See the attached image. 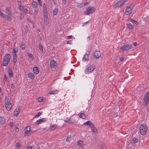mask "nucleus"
I'll use <instances>...</instances> for the list:
<instances>
[{
    "instance_id": "obj_1",
    "label": "nucleus",
    "mask_w": 149,
    "mask_h": 149,
    "mask_svg": "<svg viewBox=\"0 0 149 149\" xmlns=\"http://www.w3.org/2000/svg\"><path fill=\"white\" fill-rule=\"evenodd\" d=\"M10 54H7L4 57L3 65V66H7L10 62Z\"/></svg>"
},
{
    "instance_id": "obj_2",
    "label": "nucleus",
    "mask_w": 149,
    "mask_h": 149,
    "mask_svg": "<svg viewBox=\"0 0 149 149\" xmlns=\"http://www.w3.org/2000/svg\"><path fill=\"white\" fill-rule=\"evenodd\" d=\"M147 130V127L146 124H143L140 125V132L142 135H145Z\"/></svg>"
},
{
    "instance_id": "obj_3",
    "label": "nucleus",
    "mask_w": 149,
    "mask_h": 149,
    "mask_svg": "<svg viewBox=\"0 0 149 149\" xmlns=\"http://www.w3.org/2000/svg\"><path fill=\"white\" fill-rule=\"evenodd\" d=\"M133 7L134 6L132 5H130L127 6L125 10V14L127 15L131 14Z\"/></svg>"
},
{
    "instance_id": "obj_4",
    "label": "nucleus",
    "mask_w": 149,
    "mask_h": 149,
    "mask_svg": "<svg viewBox=\"0 0 149 149\" xmlns=\"http://www.w3.org/2000/svg\"><path fill=\"white\" fill-rule=\"evenodd\" d=\"M95 8L93 7H88L87 8L86 10L84 12L85 15H88L89 14L93 13L95 11Z\"/></svg>"
},
{
    "instance_id": "obj_5",
    "label": "nucleus",
    "mask_w": 149,
    "mask_h": 149,
    "mask_svg": "<svg viewBox=\"0 0 149 149\" xmlns=\"http://www.w3.org/2000/svg\"><path fill=\"white\" fill-rule=\"evenodd\" d=\"M132 47L131 45H125L121 47L120 49L123 51H127L130 49Z\"/></svg>"
},
{
    "instance_id": "obj_6",
    "label": "nucleus",
    "mask_w": 149,
    "mask_h": 149,
    "mask_svg": "<svg viewBox=\"0 0 149 149\" xmlns=\"http://www.w3.org/2000/svg\"><path fill=\"white\" fill-rule=\"evenodd\" d=\"M95 69V67L92 65L90 66L87 68L85 70V72L86 74H89L91 73Z\"/></svg>"
},
{
    "instance_id": "obj_7",
    "label": "nucleus",
    "mask_w": 149,
    "mask_h": 149,
    "mask_svg": "<svg viewBox=\"0 0 149 149\" xmlns=\"http://www.w3.org/2000/svg\"><path fill=\"white\" fill-rule=\"evenodd\" d=\"M0 15L3 18L7 21H10L12 20V18L10 17V16H8L7 15L2 13L1 10H0Z\"/></svg>"
},
{
    "instance_id": "obj_8",
    "label": "nucleus",
    "mask_w": 149,
    "mask_h": 149,
    "mask_svg": "<svg viewBox=\"0 0 149 149\" xmlns=\"http://www.w3.org/2000/svg\"><path fill=\"white\" fill-rule=\"evenodd\" d=\"M149 91L145 95L144 98V101L146 104V106L148 104L149 102Z\"/></svg>"
},
{
    "instance_id": "obj_9",
    "label": "nucleus",
    "mask_w": 149,
    "mask_h": 149,
    "mask_svg": "<svg viewBox=\"0 0 149 149\" xmlns=\"http://www.w3.org/2000/svg\"><path fill=\"white\" fill-rule=\"evenodd\" d=\"M44 21L45 24L47 25L49 23V21L48 17L47 16V13H44Z\"/></svg>"
},
{
    "instance_id": "obj_10",
    "label": "nucleus",
    "mask_w": 149,
    "mask_h": 149,
    "mask_svg": "<svg viewBox=\"0 0 149 149\" xmlns=\"http://www.w3.org/2000/svg\"><path fill=\"white\" fill-rule=\"evenodd\" d=\"M93 55L94 57L97 59L100 57L101 54L100 51L95 50L93 53Z\"/></svg>"
},
{
    "instance_id": "obj_11",
    "label": "nucleus",
    "mask_w": 149,
    "mask_h": 149,
    "mask_svg": "<svg viewBox=\"0 0 149 149\" xmlns=\"http://www.w3.org/2000/svg\"><path fill=\"white\" fill-rule=\"evenodd\" d=\"M10 8L8 7L5 10V13L8 16H10L11 18L12 16V13L10 11Z\"/></svg>"
},
{
    "instance_id": "obj_12",
    "label": "nucleus",
    "mask_w": 149,
    "mask_h": 149,
    "mask_svg": "<svg viewBox=\"0 0 149 149\" xmlns=\"http://www.w3.org/2000/svg\"><path fill=\"white\" fill-rule=\"evenodd\" d=\"M50 66L52 68L55 69L56 67V62L53 60H51L50 62Z\"/></svg>"
},
{
    "instance_id": "obj_13",
    "label": "nucleus",
    "mask_w": 149,
    "mask_h": 149,
    "mask_svg": "<svg viewBox=\"0 0 149 149\" xmlns=\"http://www.w3.org/2000/svg\"><path fill=\"white\" fill-rule=\"evenodd\" d=\"M30 131L31 128L29 126L26 127L25 129V136H29L30 135Z\"/></svg>"
},
{
    "instance_id": "obj_14",
    "label": "nucleus",
    "mask_w": 149,
    "mask_h": 149,
    "mask_svg": "<svg viewBox=\"0 0 149 149\" xmlns=\"http://www.w3.org/2000/svg\"><path fill=\"white\" fill-rule=\"evenodd\" d=\"M125 2L124 0L119 1L116 4L115 6L117 7H120L123 6Z\"/></svg>"
},
{
    "instance_id": "obj_15",
    "label": "nucleus",
    "mask_w": 149,
    "mask_h": 149,
    "mask_svg": "<svg viewBox=\"0 0 149 149\" xmlns=\"http://www.w3.org/2000/svg\"><path fill=\"white\" fill-rule=\"evenodd\" d=\"M83 125H88L90 128L93 125V123L90 121H87L85 123H84Z\"/></svg>"
},
{
    "instance_id": "obj_16",
    "label": "nucleus",
    "mask_w": 149,
    "mask_h": 149,
    "mask_svg": "<svg viewBox=\"0 0 149 149\" xmlns=\"http://www.w3.org/2000/svg\"><path fill=\"white\" fill-rule=\"evenodd\" d=\"M77 144L81 148H83L84 146V144L83 142L81 140L78 141Z\"/></svg>"
},
{
    "instance_id": "obj_17",
    "label": "nucleus",
    "mask_w": 149,
    "mask_h": 149,
    "mask_svg": "<svg viewBox=\"0 0 149 149\" xmlns=\"http://www.w3.org/2000/svg\"><path fill=\"white\" fill-rule=\"evenodd\" d=\"M91 129L93 132L95 133H97V130L96 128L93 125L91 127Z\"/></svg>"
},
{
    "instance_id": "obj_18",
    "label": "nucleus",
    "mask_w": 149,
    "mask_h": 149,
    "mask_svg": "<svg viewBox=\"0 0 149 149\" xmlns=\"http://www.w3.org/2000/svg\"><path fill=\"white\" fill-rule=\"evenodd\" d=\"M5 105H6L7 106H8V105H7V104L11 103L9 98L7 96H6L5 97Z\"/></svg>"
},
{
    "instance_id": "obj_19",
    "label": "nucleus",
    "mask_w": 149,
    "mask_h": 149,
    "mask_svg": "<svg viewBox=\"0 0 149 149\" xmlns=\"http://www.w3.org/2000/svg\"><path fill=\"white\" fill-rule=\"evenodd\" d=\"M45 119L44 118H42L38 120L36 122L37 125H38L41 123L45 122Z\"/></svg>"
},
{
    "instance_id": "obj_20",
    "label": "nucleus",
    "mask_w": 149,
    "mask_h": 149,
    "mask_svg": "<svg viewBox=\"0 0 149 149\" xmlns=\"http://www.w3.org/2000/svg\"><path fill=\"white\" fill-rule=\"evenodd\" d=\"M20 111V109L18 108L17 109H16V110L14 111V116H18Z\"/></svg>"
},
{
    "instance_id": "obj_21",
    "label": "nucleus",
    "mask_w": 149,
    "mask_h": 149,
    "mask_svg": "<svg viewBox=\"0 0 149 149\" xmlns=\"http://www.w3.org/2000/svg\"><path fill=\"white\" fill-rule=\"evenodd\" d=\"M7 105H8V106H7L6 105H5L6 108L7 110L10 111L12 106V104L11 103H10L8 104Z\"/></svg>"
},
{
    "instance_id": "obj_22",
    "label": "nucleus",
    "mask_w": 149,
    "mask_h": 149,
    "mask_svg": "<svg viewBox=\"0 0 149 149\" xmlns=\"http://www.w3.org/2000/svg\"><path fill=\"white\" fill-rule=\"evenodd\" d=\"M33 71L34 73L36 74H38L39 72V70L38 69L37 67H34L33 68Z\"/></svg>"
},
{
    "instance_id": "obj_23",
    "label": "nucleus",
    "mask_w": 149,
    "mask_h": 149,
    "mask_svg": "<svg viewBox=\"0 0 149 149\" xmlns=\"http://www.w3.org/2000/svg\"><path fill=\"white\" fill-rule=\"evenodd\" d=\"M5 121V119L2 117H0V123L1 124H4Z\"/></svg>"
},
{
    "instance_id": "obj_24",
    "label": "nucleus",
    "mask_w": 149,
    "mask_h": 149,
    "mask_svg": "<svg viewBox=\"0 0 149 149\" xmlns=\"http://www.w3.org/2000/svg\"><path fill=\"white\" fill-rule=\"evenodd\" d=\"M13 61L14 63H16L17 60V55L16 54L13 53Z\"/></svg>"
},
{
    "instance_id": "obj_25",
    "label": "nucleus",
    "mask_w": 149,
    "mask_h": 149,
    "mask_svg": "<svg viewBox=\"0 0 149 149\" xmlns=\"http://www.w3.org/2000/svg\"><path fill=\"white\" fill-rule=\"evenodd\" d=\"M9 77L11 78L13 75L12 71L10 68H9L8 70Z\"/></svg>"
},
{
    "instance_id": "obj_26",
    "label": "nucleus",
    "mask_w": 149,
    "mask_h": 149,
    "mask_svg": "<svg viewBox=\"0 0 149 149\" xmlns=\"http://www.w3.org/2000/svg\"><path fill=\"white\" fill-rule=\"evenodd\" d=\"M79 117L80 118L83 119H85L86 118V116L84 113H81L79 115Z\"/></svg>"
},
{
    "instance_id": "obj_27",
    "label": "nucleus",
    "mask_w": 149,
    "mask_h": 149,
    "mask_svg": "<svg viewBox=\"0 0 149 149\" xmlns=\"http://www.w3.org/2000/svg\"><path fill=\"white\" fill-rule=\"evenodd\" d=\"M43 13H47V8L46 6V5L45 3L43 4Z\"/></svg>"
},
{
    "instance_id": "obj_28",
    "label": "nucleus",
    "mask_w": 149,
    "mask_h": 149,
    "mask_svg": "<svg viewBox=\"0 0 149 149\" xmlns=\"http://www.w3.org/2000/svg\"><path fill=\"white\" fill-rule=\"evenodd\" d=\"M88 60V55L86 54L84 56L83 58V60L84 61H86Z\"/></svg>"
},
{
    "instance_id": "obj_29",
    "label": "nucleus",
    "mask_w": 149,
    "mask_h": 149,
    "mask_svg": "<svg viewBox=\"0 0 149 149\" xmlns=\"http://www.w3.org/2000/svg\"><path fill=\"white\" fill-rule=\"evenodd\" d=\"M28 76L29 77L32 79H33L35 77L34 75L32 73H30L28 74Z\"/></svg>"
},
{
    "instance_id": "obj_30",
    "label": "nucleus",
    "mask_w": 149,
    "mask_h": 149,
    "mask_svg": "<svg viewBox=\"0 0 149 149\" xmlns=\"http://www.w3.org/2000/svg\"><path fill=\"white\" fill-rule=\"evenodd\" d=\"M32 6L33 8H36L38 6L37 3L36 1H33L32 3Z\"/></svg>"
},
{
    "instance_id": "obj_31",
    "label": "nucleus",
    "mask_w": 149,
    "mask_h": 149,
    "mask_svg": "<svg viewBox=\"0 0 149 149\" xmlns=\"http://www.w3.org/2000/svg\"><path fill=\"white\" fill-rule=\"evenodd\" d=\"M21 146V143L19 142L15 144V147L17 149H19Z\"/></svg>"
},
{
    "instance_id": "obj_32",
    "label": "nucleus",
    "mask_w": 149,
    "mask_h": 149,
    "mask_svg": "<svg viewBox=\"0 0 149 149\" xmlns=\"http://www.w3.org/2000/svg\"><path fill=\"white\" fill-rule=\"evenodd\" d=\"M58 12V9L57 8H55L53 10V14L54 15H56Z\"/></svg>"
},
{
    "instance_id": "obj_33",
    "label": "nucleus",
    "mask_w": 149,
    "mask_h": 149,
    "mask_svg": "<svg viewBox=\"0 0 149 149\" xmlns=\"http://www.w3.org/2000/svg\"><path fill=\"white\" fill-rule=\"evenodd\" d=\"M57 93V91H52L49 92V94H54Z\"/></svg>"
},
{
    "instance_id": "obj_34",
    "label": "nucleus",
    "mask_w": 149,
    "mask_h": 149,
    "mask_svg": "<svg viewBox=\"0 0 149 149\" xmlns=\"http://www.w3.org/2000/svg\"><path fill=\"white\" fill-rule=\"evenodd\" d=\"M130 20L132 22L136 25H137L138 24V22L134 21L132 19H130Z\"/></svg>"
},
{
    "instance_id": "obj_35",
    "label": "nucleus",
    "mask_w": 149,
    "mask_h": 149,
    "mask_svg": "<svg viewBox=\"0 0 149 149\" xmlns=\"http://www.w3.org/2000/svg\"><path fill=\"white\" fill-rule=\"evenodd\" d=\"M86 0H83L82 2L83 5L84 6L86 5H87L88 4V3H87L86 2Z\"/></svg>"
},
{
    "instance_id": "obj_36",
    "label": "nucleus",
    "mask_w": 149,
    "mask_h": 149,
    "mask_svg": "<svg viewBox=\"0 0 149 149\" xmlns=\"http://www.w3.org/2000/svg\"><path fill=\"white\" fill-rule=\"evenodd\" d=\"M71 138V135L68 136L66 138V141H67L68 142H69L70 141V140Z\"/></svg>"
},
{
    "instance_id": "obj_37",
    "label": "nucleus",
    "mask_w": 149,
    "mask_h": 149,
    "mask_svg": "<svg viewBox=\"0 0 149 149\" xmlns=\"http://www.w3.org/2000/svg\"><path fill=\"white\" fill-rule=\"evenodd\" d=\"M17 50L18 49L17 47H14L13 51V53L16 54V53L17 52Z\"/></svg>"
},
{
    "instance_id": "obj_38",
    "label": "nucleus",
    "mask_w": 149,
    "mask_h": 149,
    "mask_svg": "<svg viewBox=\"0 0 149 149\" xmlns=\"http://www.w3.org/2000/svg\"><path fill=\"white\" fill-rule=\"evenodd\" d=\"M27 55L29 57L31 58L32 60H33V58H34V57L33 56L32 54H31L29 53H28Z\"/></svg>"
},
{
    "instance_id": "obj_39",
    "label": "nucleus",
    "mask_w": 149,
    "mask_h": 149,
    "mask_svg": "<svg viewBox=\"0 0 149 149\" xmlns=\"http://www.w3.org/2000/svg\"><path fill=\"white\" fill-rule=\"evenodd\" d=\"M25 45L21 43L20 45V47L22 49H25Z\"/></svg>"
},
{
    "instance_id": "obj_40",
    "label": "nucleus",
    "mask_w": 149,
    "mask_h": 149,
    "mask_svg": "<svg viewBox=\"0 0 149 149\" xmlns=\"http://www.w3.org/2000/svg\"><path fill=\"white\" fill-rule=\"evenodd\" d=\"M39 47L40 50H41V51H42L43 50V47L42 46L40 45V43L39 44Z\"/></svg>"
},
{
    "instance_id": "obj_41",
    "label": "nucleus",
    "mask_w": 149,
    "mask_h": 149,
    "mask_svg": "<svg viewBox=\"0 0 149 149\" xmlns=\"http://www.w3.org/2000/svg\"><path fill=\"white\" fill-rule=\"evenodd\" d=\"M57 126L55 125H53L51 126V128L52 130H54L56 127Z\"/></svg>"
},
{
    "instance_id": "obj_42",
    "label": "nucleus",
    "mask_w": 149,
    "mask_h": 149,
    "mask_svg": "<svg viewBox=\"0 0 149 149\" xmlns=\"http://www.w3.org/2000/svg\"><path fill=\"white\" fill-rule=\"evenodd\" d=\"M127 27L129 29H133V26L130 24H127Z\"/></svg>"
},
{
    "instance_id": "obj_43",
    "label": "nucleus",
    "mask_w": 149,
    "mask_h": 149,
    "mask_svg": "<svg viewBox=\"0 0 149 149\" xmlns=\"http://www.w3.org/2000/svg\"><path fill=\"white\" fill-rule=\"evenodd\" d=\"M138 141V139L136 138H134L133 139V141L134 143H137Z\"/></svg>"
},
{
    "instance_id": "obj_44",
    "label": "nucleus",
    "mask_w": 149,
    "mask_h": 149,
    "mask_svg": "<svg viewBox=\"0 0 149 149\" xmlns=\"http://www.w3.org/2000/svg\"><path fill=\"white\" fill-rule=\"evenodd\" d=\"M77 6H78V7L80 8H81V7H82L84 6L83 5L82 3H79L78 4Z\"/></svg>"
},
{
    "instance_id": "obj_45",
    "label": "nucleus",
    "mask_w": 149,
    "mask_h": 149,
    "mask_svg": "<svg viewBox=\"0 0 149 149\" xmlns=\"http://www.w3.org/2000/svg\"><path fill=\"white\" fill-rule=\"evenodd\" d=\"M43 98V97H40L38 98V100L39 102H42Z\"/></svg>"
},
{
    "instance_id": "obj_46",
    "label": "nucleus",
    "mask_w": 149,
    "mask_h": 149,
    "mask_svg": "<svg viewBox=\"0 0 149 149\" xmlns=\"http://www.w3.org/2000/svg\"><path fill=\"white\" fill-rule=\"evenodd\" d=\"M41 113L40 112H38L37 114L35 116V118L38 117L41 115Z\"/></svg>"
},
{
    "instance_id": "obj_47",
    "label": "nucleus",
    "mask_w": 149,
    "mask_h": 149,
    "mask_svg": "<svg viewBox=\"0 0 149 149\" xmlns=\"http://www.w3.org/2000/svg\"><path fill=\"white\" fill-rule=\"evenodd\" d=\"M38 3L39 5L40 6H42V4L41 2L40 1V0H38Z\"/></svg>"
},
{
    "instance_id": "obj_48",
    "label": "nucleus",
    "mask_w": 149,
    "mask_h": 149,
    "mask_svg": "<svg viewBox=\"0 0 149 149\" xmlns=\"http://www.w3.org/2000/svg\"><path fill=\"white\" fill-rule=\"evenodd\" d=\"M124 58H125L124 57H121L120 58V60L121 61H122L124 60Z\"/></svg>"
},
{
    "instance_id": "obj_49",
    "label": "nucleus",
    "mask_w": 149,
    "mask_h": 149,
    "mask_svg": "<svg viewBox=\"0 0 149 149\" xmlns=\"http://www.w3.org/2000/svg\"><path fill=\"white\" fill-rule=\"evenodd\" d=\"M13 126V122H10V126L11 127H12Z\"/></svg>"
},
{
    "instance_id": "obj_50",
    "label": "nucleus",
    "mask_w": 149,
    "mask_h": 149,
    "mask_svg": "<svg viewBox=\"0 0 149 149\" xmlns=\"http://www.w3.org/2000/svg\"><path fill=\"white\" fill-rule=\"evenodd\" d=\"M70 118L68 119V120H65L64 121L65 122H67L68 123H72V122H71L70 121H69L70 120Z\"/></svg>"
},
{
    "instance_id": "obj_51",
    "label": "nucleus",
    "mask_w": 149,
    "mask_h": 149,
    "mask_svg": "<svg viewBox=\"0 0 149 149\" xmlns=\"http://www.w3.org/2000/svg\"><path fill=\"white\" fill-rule=\"evenodd\" d=\"M32 146H28L26 147V149H32Z\"/></svg>"
},
{
    "instance_id": "obj_52",
    "label": "nucleus",
    "mask_w": 149,
    "mask_h": 149,
    "mask_svg": "<svg viewBox=\"0 0 149 149\" xmlns=\"http://www.w3.org/2000/svg\"><path fill=\"white\" fill-rule=\"evenodd\" d=\"M19 8L20 10H22L23 9V7L21 6H20L19 7Z\"/></svg>"
},
{
    "instance_id": "obj_53",
    "label": "nucleus",
    "mask_w": 149,
    "mask_h": 149,
    "mask_svg": "<svg viewBox=\"0 0 149 149\" xmlns=\"http://www.w3.org/2000/svg\"><path fill=\"white\" fill-rule=\"evenodd\" d=\"M72 36H68L67 37V38L68 39H70L72 38Z\"/></svg>"
},
{
    "instance_id": "obj_54",
    "label": "nucleus",
    "mask_w": 149,
    "mask_h": 149,
    "mask_svg": "<svg viewBox=\"0 0 149 149\" xmlns=\"http://www.w3.org/2000/svg\"><path fill=\"white\" fill-rule=\"evenodd\" d=\"M28 12V10H27V9H24V13H27Z\"/></svg>"
},
{
    "instance_id": "obj_55",
    "label": "nucleus",
    "mask_w": 149,
    "mask_h": 149,
    "mask_svg": "<svg viewBox=\"0 0 149 149\" xmlns=\"http://www.w3.org/2000/svg\"><path fill=\"white\" fill-rule=\"evenodd\" d=\"M62 2H63V3L64 4H65L66 3V0H62Z\"/></svg>"
},
{
    "instance_id": "obj_56",
    "label": "nucleus",
    "mask_w": 149,
    "mask_h": 149,
    "mask_svg": "<svg viewBox=\"0 0 149 149\" xmlns=\"http://www.w3.org/2000/svg\"><path fill=\"white\" fill-rule=\"evenodd\" d=\"M6 80H7L6 77V75H4V81H6Z\"/></svg>"
},
{
    "instance_id": "obj_57",
    "label": "nucleus",
    "mask_w": 149,
    "mask_h": 149,
    "mask_svg": "<svg viewBox=\"0 0 149 149\" xmlns=\"http://www.w3.org/2000/svg\"><path fill=\"white\" fill-rule=\"evenodd\" d=\"M38 11L37 10H35L34 13L35 15H36Z\"/></svg>"
},
{
    "instance_id": "obj_58",
    "label": "nucleus",
    "mask_w": 149,
    "mask_h": 149,
    "mask_svg": "<svg viewBox=\"0 0 149 149\" xmlns=\"http://www.w3.org/2000/svg\"><path fill=\"white\" fill-rule=\"evenodd\" d=\"M11 87L12 88H13L15 87L13 84H12L11 85Z\"/></svg>"
},
{
    "instance_id": "obj_59",
    "label": "nucleus",
    "mask_w": 149,
    "mask_h": 149,
    "mask_svg": "<svg viewBox=\"0 0 149 149\" xmlns=\"http://www.w3.org/2000/svg\"><path fill=\"white\" fill-rule=\"evenodd\" d=\"M71 40H69L67 42V43L68 44H71Z\"/></svg>"
},
{
    "instance_id": "obj_60",
    "label": "nucleus",
    "mask_w": 149,
    "mask_h": 149,
    "mask_svg": "<svg viewBox=\"0 0 149 149\" xmlns=\"http://www.w3.org/2000/svg\"><path fill=\"white\" fill-rule=\"evenodd\" d=\"M137 45V44L136 42H135L134 43V46H136Z\"/></svg>"
},
{
    "instance_id": "obj_61",
    "label": "nucleus",
    "mask_w": 149,
    "mask_h": 149,
    "mask_svg": "<svg viewBox=\"0 0 149 149\" xmlns=\"http://www.w3.org/2000/svg\"><path fill=\"white\" fill-rule=\"evenodd\" d=\"M19 130V128H15V131L17 132H18Z\"/></svg>"
},
{
    "instance_id": "obj_62",
    "label": "nucleus",
    "mask_w": 149,
    "mask_h": 149,
    "mask_svg": "<svg viewBox=\"0 0 149 149\" xmlns=\"http://www.w3.org/2000/svg\"><path fill=\"white\" fill-rule=\"evenodd\" d=\"M88 22H85V23H83V24L82 26H84V25H85V24H87Z\"/></svg>"
},
{
    "instance_id": "obj_63",
    "label": "nucleus",
    "mask_w": 149,
    "mask_h": 149,
    "mask_svg": "<svg viewBox=\"0 0 149 149\" xmlns=\"http://www.w3.org/2000/svg\"><path fill=\"white\" fill-rule=\"evenodd\" d=\"M26 28L25 29V31H28V27L27 26H26Z\"/></svg>"
},
{
    "instance_id": "obj_64",
    "label": "nucleus",
    "mask_w": 149,
    "mask_h": 149,
    "mask_svg": "<svg viewBox=\"0 0 149 149\" xmlns=\"http://www.w3.org/2000/svg\"><path fill=\"white\" fill-rule=\"evenodd\" d=\"M104 148V146L103 145L101 146H100V148L101 149H102Z\"/></svg>"
}]
</instances>
